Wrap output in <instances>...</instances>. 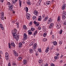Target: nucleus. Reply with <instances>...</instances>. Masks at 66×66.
Returning <instances> with one entry per match:
<instances>
[{
  "mask_svg": "<svg viewBox=\"0 0 66 66\" xmlns=\"http://www.w3.org/2000/svg\"><path fill=\"white\" fill-rule=\"evenodd\" d=\"M7 5H8V7L10 8L9 9L11 11H13V5H11L10 3L8 2L7 3Z\"/></svg>",
  "mask_w": 66,
  "mask_h": 66,
  "instance_id": "nucleus-1",
  "label": "nucleus"
},
{
  "mask_svg": "<svg viewBox=\"0 0 66 66\" xmlns=\"http://www.w3.org/2000/svg\"><path fill=\"white\" fill-rule=\"evenodd\" d=\"M17 30L14 29V30H13V31L12 32L13 36H15L17 35V33H17Z\"/></svg>",
  "mask_w": 66,
  "mask_h": 66,
  "instance_id": "nucleus-2",
  "label": "nucleus"
},
{
  "mask_svg": "<svg viewBox=\"0 0 66 66\" xmlns=\"http://www.w3.org/2000/svg\"><path fill=\"white\" fill-rule=\"evenodd\" d=\"M13 36L14 39H16V40H17V41L18 40V39H19V37L18 36V35L17 36V35H16L15 36Z\"/></svg>",
  "mask_w": 66,
  "mask_h": 66,
  "instance_id": "nucleus-3",
  "label": "nucleus"
},
{
  "mask_svg": "<svg viewBox=\"0 0 66 66\" xmlns=\"http://www.w3.org/2000/svg\"><path fill=\"white\" fill-rule=\"evenodd\" d=\"M34 14L36 15V16H38V11L36 10H35L34 12Z\"/></svg>",
  "mask_w": 66,
  "mask_h": 66,
  "instance_id": "nucleus-4",
  "label": "nucleus"
},
{
  "mask_svg": "<svg viewBox=\"0 0 66 66\" xmlns=\"http://www.w3.org/2000/svg\"><path fill=\"white\" fill-rule=\"evenodd\" d=\"M56 26L57 28L58 29H60L61 27V24L59 23H56Z\"/></svg>",
  "mask_w": 66,
  "mask_h": 66,
  "instance_id": "nucleus-5",
  "label": "nucleus"
},
{
  "mask_svg": "<svg viewBox=\"0 0 66 66\" xmlns=\"http://www.w3.org/2000/svg\"><path fill=\"white\" fill-rule=\"evenodd\" d=\"M13 52L15 56H18V54L15 51H13Z\"/></svg>",
  "mask_w": 66,
  "mask_h": 66,
  "instance_id": "nucleus-6",
  "label": "nucleus"
},
{
  "mask_svg": "<svg viewBox=\"0 0 66 66\" xmlns=\"http://www.w3.org/2000/svg\"><path fill=\"white\" fill-rule=\"evenodd\" d=\"M37 45L36 43H35L33 45V48L34 50H35V49L37 47Z\"/></svg>",
  "mask_w": 66,
  "mask_h": 66,
  "instance_id": "nucleus-7",
  "label": "nucleus"
},
{
  "mask_svg": "<svg viewBox=\"0 0 66 66\" xmlns=\"http://www.w3.org/2000/svg\"><path fill=\"white\" fill-rule=\"evenodd\" d=\"M66 5L65 4H63L62 7V10H65L66 8Z\"/></svg>",
  "mask_w": 66,
  "mask_h": 66,
  "instance_id": "nucleus-8",
  "label": "nucleus"
},
{
  "mask_svg": "<svg viewBox=\"0 0 66 66\" xmlns=\"http://www.w3.org/2000/svg\"><path fill=\"white\" fill-rule=\"evenodd\" d=\"M0 28H1L2 30H3L4 29V26H3V25L1 24H0Z\"/></svg>",
  "mask_w": 66,
  "mask_h": 66,
  "instance_id": "nucleus-9",
  "label": "nucleus"
},
{
  "mask_svg": "<svg viewBox=\"0 0 66 66\" xmlns=\"http://www.w3.org/2000/svg\"><path fill=\"white\" fill-rule=\"evenodd\" d=\"M29 51L30 53H32L33 52V49L30 48L29 49Z\"/></svg>",
  "mask_w": 66,
  "mask_h": 66,
  "instance_id": "nucleus-10",
  "label": "nucleus"
},
{
  "mask_svg": "<svg viewBox=\"0 0 66 66\" xmlns=\"http://www.w3.org/2000/svg\"><path fill=\"white\" fill-rule=\"evenodd\" d=\"M12 66H16L17 65V63L15 62H13L12 63Z\"/></svg>",
  "mask_w": 66,
  "mask_h": 66,
  "instance_id": "nucleus-11",
  "label": "nucleus"
},
{
  "mask_svg": "<svg viewBox=\"0 0 66 66\" xmlns=\"http://www.w3.org/2000/svg\"><path fill=\"white\" fill-rule=\"evenodd\" d=\"M23 64L24 65H26V64H27V60L26 59H24L23 60Z\"/></svg>",
  "mask_w": 66,
  "mask_h": 66,
  "instance_id": "nucleus-12",
  "label": "nucleus"
},
{
  "mask_svg": "<svg viewBox=\"0 0 66 66\" xmlns=\"http://www.w3.org/2000/svg\"><path fill=\"white\" fill-rule=\"evenodd\" d=\"M51 22V18H50L48 20V22H47L48 24H50Z\"/></svg>",
  "mask_w": 66,
  "mask_h": 66,
  "instance_id": "nucleus-13",
  "label": "nucleus"
},
{
  "mask_svg": "<svg viewBox=\"0 0 66 66\" xmlns=\"http://www.w3.org/2000/svg\"><path fill=\"white\" fill-rule=\"evenodd\" d=\"M49 50V47H47L46 50L45 52L46 53H48Z\"/></svg>",
  "mask_w": 66,
  "mask_h": 66,
  "instance_id": "nucleus-14",
  "label": "nucleus"
},
{
  "mask_svg": "<svg viewBox=\"0 0 66 66\" xmlns=\"http://www.w3.org/2000/svg\"><path fill=\"white\" fill-rule=\"evenodd\" d=\"M66 12H64L62 14V17H66Z\"/></svg>",
  "mask_w": 66,
  "mask_h": 66,
  "instance_id": "nucleus-15",
  "label": "nucleus"
},
{
  "mask_svg": "<svg viewBox=\"0 0 66 66\" xmlns=\"http://www.w3.org/2000/svg\"><path fill=\"white\" fill-rule=\"evenodd\" d=\"M24 10L26 11L27 13L28 12V8L27 7H25L24 8Z\"/></svg>",
  "mask_w": 66,
  "mask_h": 66,
  "instance_id": "nucleus-16",
  "label": "nucleus"
},
{
  "mask_svg": "<svg viewBox=\"0 0 66 66\" xmlns=\"http://www.w3.org/2000/svg\"><path fill=\"white\" fill-rule=\"evenodd\" d=\"M11 46H12V47H15V44L14 42H11Z\"/></svg>",
  "mask_w": 66,
  "mask_h": 66,
  "instance_id": "nucleus-17",
  "label": "nucleus"
},
{
  "mask_svg": "<svg viewBox=\"0 0 66 66\" xmlns=\"http://www.w3.org/2000/svg\"><path fill=\"white\" fill-rule=\"evenodd\" d=\"M5 58L6 60H9V55L7 56H5Z\"/></svg>",
  "mask_w": 66,
  "mask_h": 66,
  "instance_id": "nucleus-18",
  "label": "nucleus"
},
{
  "mask_svg": "<svg viewBox=\"0 0 66 66\" xmlns=\"http://www.w3.org/2000/svg\"><path fill=\"white\" fill-rule=\"evenodd\" d=\"M29 32L28 34H29V35H32V31H31V30H29Z\"/></svg>",
  "mask_w": 66,
  "mask_h": 66,
  "instance_id": "nucleus-19",
  "label": "nucleus"
},
{
  "mask_svg": "<svg viewBox=\"0 0 66 66\" xmlns=\"http://www.w3.org/2000/svg\"><path fill=\"white\" fill-rule=\"evenodd\" d=\"M19 48H21L22 46V43H19Z\"/></svg>",
  "mask_w": 66,
  "mask_h": 66,
  "instance_id": "nucleus-20",
  "label": "nucleus"
},
{
  "mask_svg": "<svg viewBox=\"0 0 66 66\" xmlns=\"http://www.w3.org/2000/svg\"><path fill=\"white\" fill-rule=\"evenodd\" d=\"M37 33V30H36L34 33V36H35L36 35V34Z\"/></svg>",
  "mask_w": 66,
  "mask_h": 66,
  "instance_id": "nucleus-21",
  "label": "nucleus"
},
{
  "mask_svg": "<svg viewBox=\"0 0 66 66\" xmlns=\"http://www.w3.org/2000/svg\"><path fill=\"white\" fill-rule=\"evenodd\" d=\"M53 26V23H51L49 26V28H51Z\"/></svg>",
  "mask_w": 66,
  "mask_h": 66,
  "instance_id": "nucleus-22",
  "label": "nucleus"
},
{
  "mask_svg": "<svg viewBox=\"0 0 66 66\" xmlns=\"http://www.w3.org/2000/svg\"><path fill=\"white\" fill-rule=\"evenodd\" d=\"M1 17H4V13L3 12H2L1 13Z\"/></svg>",
  "mask_w": 66,
  "mask_h": 66,
  "instance_id": "nucleus-23",
  "label": "nucleus"
},
{
  "mask_svg": "<svg viewBox=\"0 0 66 66\" xmlns=\"http://www.w3.org/2000/svg\"><path fill=\"white\" fill-rule=\"evenodd\" d=\"M51 3V2L49 1H47L46 3V4L47 5H49Z\"/></svg>",
  "mask_w": 66,
  "mask_h": 66,
  "instance_id": "nucleus-24",
  "label": "nucleus"
},
{
  "mask_svg": "<svg viewBox=\"0 0 66 66\" xmlns=\"http://www.w3.org/2000/svg\"><path fill=\"white\" fill-rule=\"evenodd\" d=\"M19 3L20 4V7H21V0H19Z\"/></svg>",
  "mask_w": 66,
  "mask_h": 66,
  "instance_id": "nucleus-25",
  "label": "nucleus"
},
{
  "mask_svg": "<svg viewBox=\"0 0 66 66\" xmlns=\"http://www.w3.org/2000/svg\"><path fill=\"white\" fill-rule=\"evenodd\" d=\"M53 43L54 45H55V46H56V45L57 44V42L55 41L53 42Z\"/></svg>",
  "mask_w": 66,
  "mask_h": 66,
  "instance_id": "nucleus-26",
  "label": "nucleus"
},
{
  "mask_svg": "<svg viewBox=\"0 0 66 66\" xmlns=\"http://www.w3.org/2000/svg\"><path fill=\"white\" fill-rule=\"evenodd\" d=\"M22 59V57L20 56L19 57L18 59V61H20V60H21Z\"/></svg>",
  "mask_w": 66,
  "mask_h": 66,
  "instance_id": "nucleus-27",
  "label": "nucleus"
},
{
  "mask_svg": "<svg viewBox=\"0 0 66 66\" xmlns=\"http://www.w3.org/2000/svg\"><path fill=\"white\" fill-rule=\"evenodd\" d=\"M39 25V23L38 22L36 24V27H38Z\"/></svg>",
  "mask_w": 66,
  "mask_h": 66,
  "instance_id": "nucleus-28",
  "label": "nucleus"
},
{
  "mask_svg": "<svg viewBox=\"0 0 66 66\" xmlns=\"http://www.w3.org/2000/svg\"><path fill=\"white\" fill-rule=\"evenodd\" d=\"M27 3L28 5H30L31 4V3L30 2V1H28V2H27Z\"/></svg>",
  "mask_w": 66,
  "mask_h": 66,
  "instance_id": "nucleus-29",
  "label": "nucleus"
},
{
  "mask_svg": "<svg viewBox=\"0 0 66 66\" xmlns=\"http://www.w3.org/2000/svg\"><path fill=\"white\" fill-rule=\"evenodd\" d=\"M32 19H33V20H36V17H33Z\"/></svg>",
  "mask_w": 66,
  "mask_h": 66,
  "instance_id": "nucleus-30",
  "label": "nucleus"
},
{
  "mask_svg": "<svg viewBox=\"0 0 66 66\" xmlns=\"http://www.w3.org/2000/svg\"><path fill=\"white\" fill-rule=\"evenodd\" d=\"M54 59L56 60H57V59H58L59 58V57L58 56H55L54 57Z\"/></svg>",
  "mask_w": 66,
  "mask_h": 66,
  "instance_id": "nucleus-31",
  "label": "nucleus"
},
{
  "mask_svg": "<svg viewBox=\"0 0 66 66\" xmlns=\"http://www.w3.org/2000/svg\"><path fill=\"white\" fill-rule=\"evenodd\" d=\"M26 16L27 17H30L31 15L29 13H28L26 14Z\"/></svg>",
  "mask_w": 66,
  "mask_h": 66,
  "instance_id": "nucleus-32",
  "label": "nucleus"
},
{
  "mask_svg": "<svg viewBox=\"0 0 66 66\" xmlns=\"http://www.w3.org/2000/svg\"><path fill=\"white\" fill-rule=\"evenodd\" d=\"M45 19H44L45 21H46L47 20H48V17H45Z\"/></svg>",
  "mask_w": 66,
  "mask_h": 66,
  "instance_id": "nucleus-33",
  "label": "nucleus"
},
{
  "mask_svg": "<svg viewBox=\"0 0 66 66\" xmlns=\"http://www.w3.org/2000/svg\"><path fill=\"white\" fill-rule=\"evenodd\" d=\"M60 17H58L57 18V21H60V20H61V19H60Z\"/></svg>",
  "mask_w": 66,
  "mask_h": 66,
  "instance_id": "nucleus-34",
  "label": "nucleus"
},
{
  "mask_svg": "<svg viewBox=\"0 0 66 66\" xmlns=\"http://www.w3.org/2000/svg\"><path fill=\"white\" fill-rule=\"evenodd\" d=\"M23 38H24V40H25V39H27V36H23Z\"/></svg>",
  "mask_w": 66,
  "mask_h": 66,
  "instance_id": "nucleus-35",
  "label": "nucleus"
},
{
  "mask_svg": "<svg viewBox=\"0 0 66 66\" xmlns=\"http://www.w3.org/2000/svg\"><path fill=\"white\" fill-rule=\"evenodd\" d=\"M31 30L32 31H34L35 30V28H31Z\"/></svg>",
  "mask_w": 66,
  "mask_h": 66,
  "instance_id": "nucleus-36",
  "label": "nucleus"
},
{
  "mask_svg": "<svg viewBox=\"0 0 66 66\" xmlns=\"http://www.w3.org/2000/svg\"><path fill=\"white\" fill-rule=\"evenodd\" d=\"M12 1L13 3H15L16 2V0H12Z\"/></svg>",
  "mask_w": 66,
  "mask_h": 66,
  "instance_id": "nucleus-37",
  "label": "nucleus"
},
{
  "mask_svg": "<svg viewBox=\"0 0 66 66\" xmlns=\"http://www.w3.org/2000/svg\"><path fill=\"white\" fill-rule=\"evenodd\" d=\"M46 35L47 33L46 32L43 35V36L44 37H46Z\"/></svg>",
  "mask_w": 66,
  "mask_h": 66,
  "instance_id": "nucleus-38",
  "label": "nucleus"
},
{
  "mask_svg": "<svg viewBox=\"0 0 66 66\" xmlns=\"http://www.w3.org/2000/svg\"><path fill=\"white\" fill-rule=\"evenodd\" d=\"M27 28V27H26V25H24L23 26V29H26V28Z\"/></svg>",
  "mask_w": 66,
  "mask_h": 66,
  "instance_id": "nucleus-39",
  "label": "nucleus"
},
{
  "mask_svg": "<svg viewBox=\"0 0 66 66\" xmlns=\"http://www.w3.org/2000/svg\"><path fill=\"white\" fill-rule=\"evenodd\" d=\"M63 24L64 25H66V21H64L63 22Z\"/></svg>",
  "mask_w": 66,
  "mask_h": 66,
  "instance_id": "nucleus-40",
  "label": "nucleus"
},
{
  "mask_svg": "<svg viewBox=\"0 0 66 66\" xmlns=\"http://www.w3.org/2000/svg\"><path fill=\"white\" fill-rule=\"evenodd\" d=\"M38 51L39 52H42V51L41 50V48L38 49Z\"/></svg>",
  "mask_w": 66,
  "mask_h": 66,
  "instance_id": "nucleus-41",
  "label": "nucleus"
},
{
  "mask_svg": "<svg viewBox=\"0 0 66 66\" xmlns=\"http://www.w3.org/2000/svg\"><path fill=\"white\" fill-rule=\"evenodd\" d=\"M39 18H38V20H39V21H40L41 20V19H42V18H41V17H39Z\"/></svg>",
  "mask_w": 66,
  "mask_h": 66,
  "instance_id": "nucleus-42",
  "label": "nucleus"
},
{
  "mask_svg": "<svg viewBox=\"0 0 66 66\" xmlns=\"http://www.w3.org/2000/svg\"><path fill=\"white\" fill-rule=\"evenodd\" d=\"M46 40H47V39L46 38H45L43 40L44 42H46Z\"/></svg>",
  "mask_w": 66,
  "mask_h": 66,
  "instance_id": "nucleus-43",
  "label": "nucleus"
},
{
  "mask_svg": "<svg viewBox=\"0 0 66 66\" xmlns=\"http://www.w3.org/2000/svg\"><path fill=\"white\" fill-rule=\"evenodd\" d=\"M42 2V0H39L38 2L40 4V3Z\"/></svg>",
  "mask_w": 66,
  "mask_h": 66,
  "instance_id": "nucleus-44",
  "label": "nucleus"
},
{
  "mask_svg": "<svg viewBox=\"0 0 66 66\" xmlns=\"http://www.w3.org/2000/svg\"><path fill=\"white\" fill-rule=\"evenodd\" d=\"M5 56H7L9 55V54L7 52H6L5 53Z\"/></svg>",
  "mask_w": 66,
  "mask_h": 66,
  "instance_id": "nucleus-45",
  "label": "nucleus"
},
{
  "mask_svg": "<svg viewBox=\"0 0 66 66\" xmlns=\"http://www.w3.org/2000/svg\"><path fill=\"white\" fill-rule=\"evenodd\" d=\"M9 48H10V49H11V45H10V43H9Z\"/></svg>",
  "mask_w": 66,
  "mask_h": 66,
  "instance_id": "nucleus-46",
  "label": "nucleus"
},
{
  "mask_svg": "<svg viewBox=\"0 0 66 66\" xmlns=\"http://www.w3.org/2000/svg\"><path fill=\"white\" fill-rule=\"evenodd\" d=\"M38 62H39V63H41L42 62V61H41V60H39L38 61Z\"/></svg>",
  "mask_w": 66,
  "mask_h": 66,
  "instance_id": "nucleus-47",
  "label": "nucleus"
},
{
  "mask_svg": "<svg viewBox=\"0 0 66 66\" xmlns=\"http://www.w3.org/2000/svg\"><path fill=\"white\" fill-rule=\"evenodd\" d=\"M51 66H55L54 64H53V63H51Z\"/></svg>",
  "mask_w": 66,
  "mask_h": 66,
  "instance_id": "nucleus-48",
  "label": "nucleus"
},
{
  "mask_svg": "<svg viewBox=\"0 0 66 66\" xmlns=\"http://www.w3.org/2000/svg\"><path fill=\"white\" fill-rule=\"evenodd\" d=\"M38 30H40L41 29H42V28H41V27H39L38 28Z\"/></svg>",
  "mask_w": 66,
  "mask_h": 66,
  "instance_id": "nucleus-49",
  "label": "nucleus"
},
{
  "mask_svg": "<svg viewBox=\"0 0 66 66\" xmlns=\"http://www.w3.org/2000/svg\"><path fill=\"white\" fill-rule=\"evenodd\" d=\"M1 18L2 20H4V17H2Z\"/></svg>",
  "mask_w": 66,
  "mask_h": 66,
  "instance_id": "nucleus-50",
  "label": "nucleus"
},
{
  "mask_svg": "<svg viewBox=\"0 0 66 66\" xmlns=\"http://www.w3.org/2000/svg\"><path fill=\"white\" fill-rule=\"evenodd\" d=\"M43 30H46V29H45V27L43 26Z\"/></svg>",
  "mask_w": 66,
  "mask_h": 66,
  "instance_id": "nucleus-51",
  "label": "nucleus"
},
{
  "mask_svg": "<svg viewBox=\"0 0 66 66\" xmlns=\"http://www.w3.org/2000/svg\"><path fill=\"white\" fill-rule=\"evenodd\" d=\"M34 24H36L37 23V22L36 21H35L34 22Z\"/></svg>",
  "mask_w": 66,
  "mask_h": 66,
  "instance_id": "nucleus-52",
  "label": "nucleus"
},
{
  "mask_svg": "<svg viewBox=\"0 0 66 66\" xmlns=\"http://www.w3.org/2000/svg\"><path fill=\"white\" fill-rule=\"evenodd\" d=\"M63 32V30H61L60 32V34H61L62 33V32Z\"/></svg>",
  "mask_w": 66,
  "mask_h": 66,
  "instance_id": "nucleus-53",
  "label": "nucleus"
},
{
  "mask_svg": "<svg viewBox=\"0 0 66 66\" xmlns=\"http://www.w3.org/2000/svg\"><path fill=\"white\" fill-rule=\"evenodd\" d=\"M36 5H37V6H38L39 5H40V4L38 2L37 3Z\"/></svg>",
  "mask_w": 66,
  "mask_h": 66,
  "instance_id": "nucleus-54",
  "label": "nucleus"
},
{
  "mask_svg": "<svg viewBox=\"0 0 66 66\" xmlns=\"http://www.w3.org/2000/svg\"><path fill=\"white\" fill-rule=\"evenodd\" d=\"M59 43L60 44H62V41H59Z\"/></svg>",
  "mask_w": 66,
  "mask_h": 66,
  "instance_id": "nucleus-55",
  "label": "nucleus"
},
{
  "mask_svg": "<svg viewBox=\"0 0 66 66\" xmlns=\"http://www.w3.org/2000/svg\"><path fill=\"white\" fill-rule=\"evenodd\" d=\"M26 36V37H27V34H24V36Z\"/></svg>",
  "mask_w": 66,
  "mask_h": 66,
  "instance_id": "nucleus-56",
  "label": "nucleus"
},
{
  "mask_svg": "<svg viewBox=\"0 0 66 66\" xmlns=\"http://www.w3.org/2000/svg\"><path fill=\"white\" fill-rule=\"evenodd\" d=\"M66 18L65 17H62V19L64 20Z\"/></svg>",
  "mask_w": 66,
  "mask_h": 66,
  "instance_id": "nucleus-57",
  "label": "nucleus"
},
{
  "mask_svg": "<svg viewBox=\"0 0 66 66\" xmlns=\"http://www.w3.org/2000/svg\"><path fill=\"white\" fill-rule=\"evenodd\" d=\"M15 22H16V21L15 20H13V21H12V22L13 23H15Z\"/></svg>",
  "mask_w": 66,
  "mask_h": 66,
  "instance_id": "nucleus-58",
  "label": "nucleus"
},
{
  "mask_svg": "<svg viewBox=\"0 0 66 66\" xmlns=\"http://www.w3.org/2000/svg\"><path fill=\"white\" fill-rule=\"evenodd\" d=\"M27 18L28 19H30V17H27Z\"/></svg>",
  "mask_w": 66,
  "mask_h": 66,
  "instance_id": "nucleus-59",
  "label": "nucleus"
},
{
  "mask_svg": "<svg viewBox=\"0 0 66 66\" xmlns=\"http://www.w3.org/2000/svg\"><path fill=\"white\" fill-rule=\"evenodd\" d=\"M52 38L54 39V35H52Z\"/></svg>",
  "mask_w": 66,
  "mask_h": 66,
  "instance_id": "nucleus-60",
  "label": "nucleus"
},
{
  "mask_svg": "<svg viewBox=\"0 0 66 66\" xmlns=\"http://www.w3.org/2000/svg\"><path fill=\"white\" fill-rule=\"evenodd\" d=\"M8 66H11V63H8Z\"/></svg>",
  "mask_w": 66,
  "mask_h": 66,
  "instance_id": "nucleus-61",
  "label": "nucleus"
},
{
  "mask_svg": "<svg viewBox=\"0 0 66 66\" xmlns=\"http://www.w3.org/2000/svg\"><path fill=\"white\" fill-rule=\"evenodd\" d=\"M32 23H33V22H32L31 21L30 23V25H32Z\"/></svg>",
  "mask_w": 66,
  "mask_h": 66,
  "instance_id": "nucleus-62",
  "label": "nucleus"
},
{
  "mask_svg": "<svg viewBox=\"0 0 66 66\" xmlns=\"http://www.w3.org/2000/svg\"><path fill=\"white\" fill-rule=\"evenodd\" d=\"M4 0H0V2H1L2 3L3 2V1Z\"/></svg>",
  "mask_w": 66,
  "mask_h": 66,
  "instance_id": "nucleus-63",
  "label": "nucleus"
},
{
  "mask_svg": "<svg viewBox=\"0 0 66 66\" xmlns=\"http://www.w3.org/2000/svg\"><path fill=\"white\" fill-rule=\"evenodd\" d=\"M44 66H48V64L47 63H46Z\"/></svg>",
  "mask_w": 66,
  "mask_h": 66,
  "instance_id": "nucleus-64",
  "label": "nucleus"
}]
</instances>
